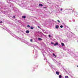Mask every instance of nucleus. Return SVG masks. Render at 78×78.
Wrapping results in <instances>:
<instances>
[{
	"mask_svg": "<svg viewBox=\"0 0 78 78\" xmlns=\"http://www.w3.org/2000/svg\"><path fill=\"white\" fill-rule=\"evenodd\" d=\"M58 44H59L58 42H57L54 44V46H55L58 45Z\"/></svg>",
	"mask_w": 78,
	"mask_h": 78,
	"instance_id": "f257e3e1",
	"label": "nucleus"
},
{
	"mask_svg": "<svg viewBox=\"0 0 78 78\" xmlns=\"http://www.w3.org/2000/svg\"><path fill=\"white\" fill-rule=\"evenodd\" d=\"M59 26L58 25H57L55 26V28L56 29H58V28H59Z\"/></svg>",
	"mask_w": 78,
	"mask_h": 78,
	"instance_id": "f03ea898",
	"label": "nucleus"
},
{
	"mask_svg": "<svg viewBox=\"0 0 78 78\" xmlns=\"http://www.w3.org/2000/svg\"><path fill=\"white\" fill-rule=\"evenodd\" d=\"M56 74L57 75H59V73L58 71H56Z\"/></svg>",
	"mask_w": 78,
	"mask_h": 78,
	"instance_id": "7ed1b4c3",
	"label": "nucleus"
},
{
	"mask_svg": "<svg viewBox=\"0 0 78 78\" xmlns=\"http://www.w3.org/2000/svg\"><path fill=\"white\" fill-rule=\"evenodd\" d=\"M30 31L28 30H27L26 31V33L28 34L29 33H30Z\"/></svg>",
	"mask_w": 78,
	"mask_h": 78,
	"instance_id": "20e7f679",
	"label": "nucleus"
},
{
	"mask_svg": "<svg viewBox=\"0 0 78 78\" xmlns=\"http://www.w3.org/2000/svg\"><path fill=\"white\" fill-rule=\"evenodd\" d=\"M39 6L42 7V6H43V5H42V4H39Z\"/></svg>",
	"mask_w": 78,
	"mask_h": 78,
	"instance_id": "39448f33",
	"label": "nucleus"
},
{
	"mask_svg": "<svg viewBox=\"0 0 78 78\" xmlns=\"http://www.w3.org/2000/svg\"><path fill=\"white\" fill-rule=\"evenodd\" d=\"M22 18H23V19H25L26 18V16H22Z\"/></svg>",
	"mask_w": 78,
	"mask_h": 78,
	"instance_id": "423d86ee",
	"label": "nucleus"
},
{
	"mask_svg": "<svg viewBox=\"0 0 78 78\" xmlns=\"http://www.w3.org/2000/svg\"><path fill=\"white\" fill-rule=\"evenodd\" d=\"M62 76L61 75H59V78H62Z\"/></svg>",
	"mask_w": 78,
	"mask_h": 78,
	"instance_id": "0eeeda50",
	"label": "nucleus"
},
{
	"mask_svg": "<svg viewBox=\"0 0 78 78\" xmlns=\"http://www.w3.org/2000/svg\"><path fill=\"white\" fill-rule=\"evenodd\" d=\"M38 40H39V41H42V39L41 38H39Z\"/></svg>",
	"mask_w": 78,
	"mask_h": 78,
	"instance_id": "6e6552de",
	"label": "nucleus"
},
{
	"mask_svg": "<svg viewBox=\"0 0 78 78\" xmlns=\"http://www.w3.org/2000/svg\"><path fill=\"white\" fill-rule=\"evenodd\" d=\"M61 44H62V46H64V44L63 43H62Z\"/></svg>",
	"mask_w": 78,
	"mask_h": 78,
	"instance_id": "1a4fd4ad",
	"label": "nucleus"
},
{
	"mask_svg": "<svg viewBox=\"0 0 78 78\" xmlns=\"http://www.w3.org/2000/svg\"><path fill=\"white\" fill-rule=\"evenodd\" d=\"M53 56H54L55 57H56V56H57L56 55H55V54H54V53H53Z\"/></svg>",
	"mask_w": 78,
	"mask_h": 78,
	"instance_id": "9d476101",
	"label": "nucleus"
},
{
	"mask_svg": "<svg viewBox=\"0 0 78 78\" xmlns=\"http://www.w3.org/2000/svg\"><path fill=\"white\" fill-rule=\"evenodd\" d=\"M30 29H31L33 30V27H30Z\"/></svg>",
	"mask_w": 78,
	"mask_h": 78,
	"instance_id": "9b49d317",
	"label": "nucleus"
},
{
	"mask_svg": "<svg viewBox=\"0 0 78 78\" xmlns=\"http://www.w3.org/2000/svg\"><path fill=\"white\" fill-rule=\"evenodd\" d=\"M60 27L61 28H62L63 27V26L62 25H61L60 26Z\"/></svg>",
	"mask_w": 78,
	"mask_h": 78,
	"instance_id": "f8f14e48",
	"label": "nucleus"
},
{
	"mask_svg": "<svg viewBox=\"0 0 78 78\" xmlns=\"http://www.w3.org/2000/svg\"><path fill=\"white\" fill-rule=\"evenodd\" d=\"M33 40L32 39H31L30 40V41L31 42H33Z\"/></svg>",
	"mask_w": 78,
	"mask_h": 78,
	"instance_id": "ddd939ff",
	"label": "nucleus"
},
{
	"mask_svg": "<svg viewBox=\"0 0 78 78\" xmlns=\"http://www.w3.org/2000/svg\"><path fill=\"white\" fill-rule=\"evenodd\" d=\"M65 78H69V77L68 76H65Z\"/></svg>",
	"mask_w": 78,
	"mask_h": 78,
	"instance_id": "4468645a",
	"label": "nucleus"
},
{
	"mask_svg": "<svg viewBox=\"0 0 78 78\" xmlns=\"http://www.w3.org/2000/svg\"><path fill=\"white\" fill-rule=\"evenodd\" d=\"M27 27H30V25H27Z\"/></svg>",
	"mask_w": 78,
	"mask_h": 78,
	"instance_id": "2eb2a0df",
	"label": "nucleus"
},
{
	"mask_svg": "<svg viewBox=\"0 0 78 78\" xmlns=\"http://www.w3.org/2000/svg\"><path fill=\"white\" fill-rule=\"evenodd\" d=\"M48 37H51L50 36V35H48Z\"/></svg>",
	"mask_w": 78,
	"mask_h": 78,
	"instance_id": "dca6fc26",
	"label": "nucleus"
},
{
	"mask_svg": "<svg viewBox=\"0 0 78 78\" xmlns=\"http://www.w3.org/2000/svg\"><path fill=\"white\" fill-rule=\"evenodd\" d=\"M57 21H58V23H60V21L59 20H57Z\"/></svg>",
	"mask_w": 78,
	"mask_h": 78,
	"instance_id": "f3484780",
	"label": "nucleus"
},
{
	"mask_svg": "<svg viewBox=\"0 0 78 78\" xmlns=\"http://www.w3.org/2000/svg\"><path fill=\"white\" fill-rule=\"evenodd\" d=\"M51 44H54V43L52 42H51Z\"/></svg>",
	"mask_w": 78,
	"mask_h": 78,
	"instance_id": "a211bd4d",
	"label": "nucleus"
},
{
	"mask_svg": "<svg viewBox=\"0 0 78 78\" xmlns=\"http://www.w3.org/2000/svg\"><path fill=\"white\" fill-rule=\"evenodd\" d=\"M0 23H3V22H2V21H1V22H0Z\"/></svg>",
	"mask_w": 78,
	"mask_h": 78,
	"instance_id": "6ab92c4d",
	"label": "nucleus"
},
{
	"mask_svg": "<svg viewBox=\"0 0 78 78\" xmlns=\"http://www.w3.org/2000/svg\"><path fill=\"white\" fill-rule=\"evenodd\" d=\"M13 18H15V16H13Z\"/></svg>",
	"mask_w": 78,
	"mask_h": 78,
	"instance_id": "aec40b11",
	"label": "nucleus"
},
{
	"mask_svg": "<svg viewBox=\"0 0 78 78\" xmlns=\"http://www.w3.org/2000/svg\"><path fill=\"white\" fill-rule=\"evenodd\" d=\"M62 9H60V10H61V11H62Z\"/></svg>",
	"mask_w": 78,
	"mask_h": 78,
	"instance_id": "412c9836",
	"label": "nucleus"
},
{
	"mask_svg": "<svg viewBox=\"0 0 78 78\" xmlns=\"http://www.w3.org/2000/svg\"><path fill=\"white\" fill-rule=\"evenodd\" d=\"M44 9H46V7H44Z\"/></svg>",
	"mask_w": 78,
	"mask_h": 78,
	"instance_id": "4be33fe9",
	"label": "nucleus"
},
{
	"mask_svg": "<svg viewBox=\"0 0 78 78\" xmlns=\"http://www.w3.org/2000/svg\"><path fill=\"white\" fill-rule=\"evenodd\" d=\"M38 27L39 28H40V27L39 26H38Z\"/></svg>",
	"mask_w": 78,
	"mask_h": 78,
	"instance_id": "5701e85b",
	"label": "nucleus"
},
{
	"mask_svg": "<svg viewBox=\"0 0 78 78\" xmlns=\"http://www.w3.org/2000/svg\"><path fill=\"white\" fill-rule=\"evenodd\" d=\"M76 66L78 68V66Z\"/></svg>",
	"mask_w": 78,
	"mask_h": 78,
	"instance_id": "b1692460",
	"label": "nucleus"
}]
</instances>
